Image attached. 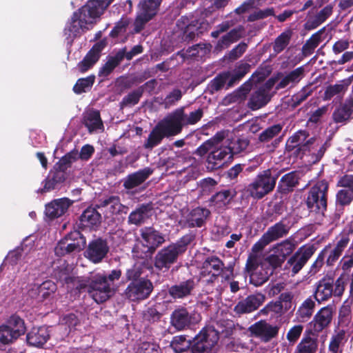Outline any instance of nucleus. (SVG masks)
Returning <instances> with one entry per match:
<instances>
[{"label": "nucleus", "mask_w": 353, "mask_h": 353, "mask_svg": "<svg viewBox=\"0 0 353 353\" xmlns=\"http://www.w3.org/2000/svg\"><path fill=\"white\" fill-rule=\"evenodd\" d=\"M225 132H217L214 137L196 148L194 154L206 157V167L214 170L222 167L233 156L246 149L248 141L245 139L225 137Z\"/></svg>", "instance_id": "obj_1"}, {"label": "nucleus", "mask_w": 353, "mask_h": 353, "mask_svg": "<svg viewBox=\"0 0 353 353\" xmlns=\"http://www.w3.org/2000/svg\"><path fill=\"white\" fill-rule=\"evenodd\" d=\"M113 0H90L78 11L74 12L67 23L64 34L71 46L74 39L90 30Z\"/></svg>", "instance_id": "obj_2"}, {"label": "nucleus", "mask_w": 353, "mask_h": 353, "mask_svg": "<svg viewBox=\"0 0 353 353\" xmlns=\"http://www.w3.org/2000/svg\"><path fill=\"white\" fill-rule=\"evenodd\" d=\"M55 276L61 283L67 284L68 289H76L79 291L88 289L89 294L97 303L106 301L114 293L110 285L105 283V278L101 274L90 279L88 276L74 277L68 275L65 271H60L55 272Z\"/></svg>", "instance_id": "obj_3"}, {"label": "nucleus", "mask_w": 353, "mask_h": 353, "mask_svg": "<svg viewBox=\"0 0 353 353\" xmlns=\"http://www.w3.org/2000/svg\"><path fill=\"white\" fill-rule=\"evenodd\" d=\"M276 268L268 256L265 257L262 251H256L252 248L245 264V270L252 284L255 286L262 285L268 280Z\"/></svg>", "instance_id": "obj_4"}, {"label": "nucleus", "mask_w": 353, "mask_h": 353, "mask_svg": "<svg viewBox=\"0 0 353 353\" xmlns=\"http://www.w3.org/2000/svg\"><path fill=\"white\" fill-rule=\"evenodd\" d=\"M193 239L192 235L187 234L176 243L160 250L154 257L155 268L163 272L168 270L171 265L176 262L178 257L186 251L188 245Z\"/></svg>", "instance_id": "obj_5"}, {"label": "nucleus", "mask_w": 353, "mask_h": 353, "mask_svg": "<svg viewBox=\"0 0 353 353\" xmlns=\"http://www.w3.org/2000/svg\"><path fill=\"white\" fill-rule=\"evenodd\" d=\"M328 182L325 180L316 181L310 188L306 199V205L311 212L323 214L327 209Z\"/></svg>", "instance_id": "obj_6"}, {"label": "nucleus", "mask_w": 353, "mask_h": 353, "mask_svg": "<svg viewBox=\"0 0 353 353\" xmlns=\"http://www.w3.org/2000/svg\"><path fill=\"white\" fill-rule=\"evenodd\" d=\"M219 332L213 327H205L194 338L192 353H216Z\"/></svg>", "instance_id": "obj_7"}, {"label": "nucleus", "mask_w": 353, "mask_h": 353, "mask_svg": "<svg viewBox=\"0 0 353 353\" xmlns=\"http://www.w3.org/2000/svg\"><path fill=\"white\" fill-rule=\"evenodd\" d=\"M344 292V282L338 278L334 282L333 279L323 278L315 285L314 299L319 303L327 301L332 295L341 296Z\"/></svg>", "instance_id": "obj_8"}, {"label": "nucleus", "mask_w": 353, "mask_h": 353, "mask_svg": "<svg viewBox=\"0 0 353 353\" xmlns=\"http://www.w3.org/2000/svg\"><path fill=\"white\" fill-rule=\"evenodd\" d=\"M276 179L272 176L270 170L268 169L260 172L250 183L247 190L254 199H260L273 190Z\"/></svg>", "instance_id": "obj_9"}, {"label": "nucleus", "mask_w": 353, "mask_h": 353, "mask_svg": "<svg viewBox=\"0 0 353 353\" xmlns=\"http://www.w3.org/2000/svg\"><path fill=\"white\" fill-rule=\"evenodd\" d=\"M25 332L23 320L17 315L11 316L6 323L0 325V345L12 343Z\"/></svg>", "instance_id": "obj_10"}, {"label": "nucleus", "mask_w": 353, "mask_h": 353, "mask_svg": "<svg viewBox=\"0 0 353 353\" xmlns=\"http://www.w3.org/2000/svg\"><path fill=\"white\" fill-rule=\"evenodd\" d=\"M183 107L179 108L167 115L177 134L181 132L183 126L196 124L203 114V110L200 108L188 114L185 113Z\"/></svg>", "instance_id": "obj_11"}, {"label": "nucleus", "mask_w": 353, "mask_h": 353, "mask_svg": "<svg viewBox=\"0 0 353 353\" xmlns=\"http://www.w3.org/2000/svg\"><path fill=\"white\" fill-rule=\"evenodd\" d=\"M161 0H141L134 23V31L139 32L157 14Z\"/></svg>", "instance_id": "obj_12"}, {"label": "nucleus", "mask_w": 353, "mask_h": 353, "mask_svg": "<svg viewBox=\"0 0 353 353\" xmlns=\"http://www.w3.org/2000/svg\"><path fill=\"white\" fill-rule=\"evenodd\" d=\"M175 135H177V133L166 116L152 129L144 143V147L146 149H152L158 145L164 137Z\"/></svg>", "instance_id": "obj_13"}, {"label": "nucleus", "mask_w": 353, "mask_h": 353, "mask_svg": "<svg viewBox=\"0 0 353 353\" xmlns=\"http://www.w3.org/2000/svg\"><path fill=\"white\" fill-rule=\"evenodd\" d=\"M290 231V226L283 220L270 226L260 239L253 245V250L263 251L269 243L285 236Z\"/></svg>", "instance_id": "obj_14"}, {"label": "nucleus", "mask_w": 353, "mask_h": 353, "mask_svg": "<svg viewBox=\"0 0 353 353\" xmlns=\"http://www.w3.org/2000/svg\"><path fill=\"white\" fill-rule=\"evenodd\" d=\"M153 290L152 282L146 279L132 281L125 290L126 297L132 301L147 299Z\"/></svg>", "instance_id": "obj_15"}, {"label": "nucleus", "mask_w": 353, "mask_h": 353, "mask_svg": "<svg viewBox=\"0 0 353 353\" xmlns=\"http://www.w3.org/2000/svg\"><path fill=\"white\" fill-rule=\"evenodd\" d=\"M314 254L312 247L299 248L287 261L286 268L292 275L297 274Z\"/></svg>", "instance_id": "obj_16"}, {"label": "nucleus", "mask_w": 353, "mask_h": 353, "mask_svg": "<svg viewBox=\"0 0 353 353\" xmlns=\"http://www.w3.org/2000/svg\"><path fill=\"white\" fill-rule=\"evenodd\" d=\"M274 83L268 81L258 90L254 91L250 96L248 106L252 110H259L265 105L271 99V90Z\"/></svg>", "instance_id": "obj_17"}, {"label": "nucleus", "mask_w": 353, "mask_h": 353, "mask_svg": "<svg viewBox=\"0 0 353 353\" xmlns=\"http://www.w3.org/2000/svg\"><path fill=\"white\" fill-rule=\"evenodd\" d=\"M295 247L293 241L290 239L275 244L272 249L273 254L268 256L273 265L274 267L281 266L286 257L292 253Z\"/></svg>", "instance_id": "obj_18"}, {"label": "nucleus", "mask_w": 353, "mask_h": 353, "mask_svg": "<svg viewBox=\"0 0 353 353\" xmlns=\"http://www.w3.org/2000/svg\"><path fill=\"white\" fill-rule=\"evenodd\" d=\"M328 147L327 141H323L319 138L312 137L308 139L307 143L303 145V154L311 156V161L316 163L321 159Z\"/></svg>", "instance_id": "obj_19"}, {"label": "nucleus", "mask_w": 353, "mask_h": 353, "mask_svg": "<svg viewBox=\"0 0 353 353\" xmlns=\"http://www.w3.org/2000/svg\"><path fill=\"white\" fill-rule=\"evenodd\" d=\"M279 327L273 325L265 321H259L252 325L249 330L256 337L260 338L264 342H268L277 336Z\"/></svg>", "instance_id": "obj_20"}, {"label": "nucleus", "mask_w": 353, "mask_h": 353, "mask_svg": "<svg viewBox=\"0 0 353 353\" xmlns=\"http://www.w3.org/2000/svg\"><path fill=\"white\" fill-rule=\"evenodd\" d=\"M143 245L147 252H152L165 241L164 236L152 228H143L141 230Z\"/></svg>", "instance_id": "obj_21"}, {"label": "nucleus", "mask_w": 353, "mask_h": 353, "mask_svg": "<svg viewBox=\"0 0 353 353\" xmlns=\"http://www.w3.org/2000/svg\"><path fill=\"white\" fill-rule=\"evenodd\" d=\"M265 301V296L261 293L249 295L239 301L234 307V312L237 314L250 313L257 310Z\"/></svg>", "instance_id": "obj_22"}, {"label": "nucleus", "mask_w": 353, "mask_h": 353, "mask_svg": "<svg viewBox=\"0 0 353 353\" xmlns=\"http://www.w3.org/2000/svg\"><path fill=\"white\" fill-rule=\"evenodd\" d=\"M333 316L332 306L322 307L314 316L309 325L312 332L319 333L331 323Z\"/></svg>", "instance_id": "obj_23"}, {"label": "nucleus", "mask_w": 353, "mask_h": 353, "mask_svg": "<svg viewBox=\"0 0 353 353\" xmlns=\"http://www.w3.org/2000/svg\"><path fill=\"white\" fill-rule=\"evenodd\" d=\"M194 279L179 282L168 288V294L174 299H183L192 295L196 287Z\"/></svg>", "instance_id": "obj_24"}, {"label": "nucleus", "mask_w": 353, "mask_h": 353, "mask_svg": "<svg viewBox=\"0 0 353 353\" xmlns=\"http://www.w3.org/2000/svg\"><path fill=\"white\" fill-rule=\"evenodd\" d=\"M109 248L106 242L101 239L89 243L85 256L94 263H99L106 256Z\"/></svg>", "instance_id": "obj_25"}, {"label": "nucleus", "mask_w": 353, "mask_h": 353, "mask_svg": "<svg viewBox=\"0 0 353 353\" xmlns=\"http://www.w3.org/2000/svg\"><path fill=\"white\" fill-rule=\"evenodd\" d=\"M57 290L56 284L52 281H46L41 285L32 284L28 290V295L39 301L44 300L53 294Z\"/></svg>", "instance_id": "obj_26"}, {"label": "nucleus", "mask_w": 353, "mask_h": 353, "mask_svg": "<svg viewBox=\"0 0 353 353\" xmlns=\"http://www.w3.org/2000/svg\"><path fill=\"white\" fill-rule=\"evenodd\" d=\"M263 78L261 73H254L248 81L229 97V101L235 103L244 100L248 92L251 90L253 83L262 81Z\"/></svg>", "instance_id": "obj_27"}, {"label": "nucleus", "mask_w": 353, "mask_h": 353, "mask_svg": "<svg viewBox=\"0 0 353 353\" xmlns=\"http://www.w3.org/2000/svg\"><path fill=\"white\" fill-rule=\"evenodd\" d=\"M150 168H145L132 174H128L123 179V187L126 190H132L141 185L152 174Z\"/></svg>", "instance_id": "obj_28"}, {"label": "nucleus", "mask_w": 353, "mask_h": 353, "mask_svg": "<svg viewBox=\"0 0 353 353\" xmlns=\"http://www.w3.org/2000/svg\"><path fill=\"white\" fill-rule=\"evenodd\" d=\"M70 200L67 198L55 199L46 206V214L47 216L54 219L65 214L71 205Z\"/></svg>", "instance_id": "obj_29"}, {"label": "nucleus", "mask_w": 353, "mask_h": 353, "mask_svg": "<svg viewBox=\"0 0 353 353\" xmlns=\"http://www.w3.org/2000/svg\"><path fill=\"white\" fill-rule=\"evenodd\" d=\"M170 323L176 330L181 331L192 323V316L185 308H179L172 313Z\"/></svg>", "instance_id": "obj_30"}, {"label": "nucleus", "mask_w": 353, "mask_h": 353, "mask_svg": "<svg viewBox=\"0 0 353 353\" xmlns=\"http://www.w3.org/2000/svg\"><path fill=\"white\" fill-rule=\"evenodd\" d=\"M210 212L204 208L192 209L185 216V222L190 228H201L204 225Z\"/></svg>", "instance_id": "obj_31"}, {"label": "nucleus", "mask_w": 353, "mask_h": 353, "mask_svg": "<svg viewBox=\"0 0 353 353\" xmlns=\"http://www.w3.org/2000/svg\"><path fill=\"white\" fill-rule=\"evenodd\" d=\"M50 338L48 328L45 326L33 327L27 334L28 344L35 347L44 345Z\"/></svg>", "instance_id": "obj_32"}, {"label": "nucleus", "mask_w": 353, "mask_h": 353, "mask_svg": "<svg viewBox=\"0 0 353 353\" xmlns=\"http://www.w3.org/2000/svg\"><path fill=\"white\" fill-rule=\"evenodd\" d=\"M99 208H101L107 216L120 212L127 213L128 208L122 205L119 196H111L101 201Z\"/></svg>", "instance_id": "obj_33"}, {"label": "nucleus", "mask_w": 353, "mask_h": 353, "mask_svg": "<svg viewBox=\"0 0 353 353\" xmlns=\"http://www.w3.org/2000/svg\"><path fill=\"white\" fill-rule=\"evenodd\" d=\"M236 193L232 190H223L215 194L210 201V205L216 210L223 209L234 198Z\"/></svg>", "instance_id": "obj_34"}, {"label": "nucleus", "mask_w": 353, "mask_h": 353, "mask_svg": "<svg viewBox=\"0 0 353 353\" xmlns=\"http://www.w3.org/2000/svg\"><path fill=\"white\" fill-rule=\"evenodd\" d=\"M243 31V28L242 26L231 30L218 40L215 46V50L216 51H221L228 48L232 43L237 41L241 37Z\"/></svg>", "instance_id": "obj_35"}, {"label": "nucleus", "mask_w": 353, "mask_h": 353, "mask_svg": "<svg viewBox=\"0 0 353 353\" xmlns=\"http://www.w3.org/2000/svg\"><path fill=\"white\" fill-rule=\"evenodd\" d=\"M223 267V262L216 256L208 257L203 263L201 274H212V278L216 279L219 276Z\"/></svg>", "instance_id": "obj_36"}, {"label": "nucleus", "mask_w": 353, "mask_h": 353, "mask_svg": "<svg viewBox=\"0 0 353 353\" xmlns=\"http://www.w3.org/2000/svg\"><path fill=\"white\" fill-rule=\"evenodd\" d=\"M151 211L150 204H142L129 214L128 223L136 225L143 223L150 216Z\"/></svg>", "instance_id": "obj_37"}, {"label": "nucleus", "mask_w": 353, "mask_h": 353, "mask_svg": "<svg viewBox=\"0 0 353 353\" xmlns=\"http://www.w3.org/2000/svg\"><path fill=\"white\" fill-rule=\"evenodd\" d=\"M308 133L305 130H299L290 137L287 141V148L292 150L296 149L299 154L303 153V145L307 143Z\"/></svg>", "instance_id": "obj_38"}, {"label": "nucleus", "mask_w": 353, "mask_h": 353, "mask_svg": "<svg viewBox=\"0 0 353 353\" xmlns=\"http://www.w3.org/2000/svg\"><path fill=\"white\" fill-rule=\"evenodd\" d=\"M100 223L101 214L92 208H87L80 216V224L84 228L97 227Z\"/></svg>", "instance_id": "obj_39"}, {"label": "nucleus", "mask_w": 353, "mask_h": 353, "mask_svg": "<svg viewBox=\"0 0 353 353\" xmlns=\"http://www.w3.org/2000/svg\"><path fill=\"white\" fill-rule=\"evenodd\" d=\"M81 239V244L79 242H68V239L60 241L54 248L55 254L58 256L65 255L73 252H78L82 249L85 244V241Z\"/></svg>", "instance_id": "obj_40"}, {"label": "nucleus", "mask_w": 353, "mask_h": 353, "mask_svg": "<svg viewBox=\"0 0 353 353\" xmlns=\"http://www.w3.org/2000/svg\"><path fill=\"white\" fill-rule=\"evenodd\" d=\"M101 49L94 46L85 55L83 59L79 63L78 68L80 72H85L92 68L99 59Z\"/></svg>", "instance_id": "obj_41"}, {"label": "nucleus", "mask_w": 353, "mask_h": 353, "mask_svg": "<svg viewBox=\"0 0 353 353\" xmlns=\"http://www.w3.org/2000/svg\"><path fill=\"white\" fill-rule=\"evenodd\" d=\"M303 76L304 68L303 66L299 67L283 77L276 84V89L279 90L284 88L290 84H296L302 79Z\"/></svg>", "instance_id": "obj_42"}, {"label": "nucleus", "mask_w": 353, "mask_h": 353, "mask_svg": "<svg viewBox=\"0 0 353 353\" xmlns=\"http://www.w3.org/2000/svg\"><path fill=\"white\" fill-rule=\"evenodd\" d=\"M83 123L90 132L101 130L103 128L99 112L97 110H88L84 114Z\"/></svg>", "instance_id": "obj_43"}, {"label": "nucleus", "mask_w": 353, "mask_h": 353, "mask_svg": "<svg viewBox=\"0 0 353 353\" xmlns=\"http://www.w3.org/2000/svg\"><path fill=\"white\" fill-rule=\"evenodd\" d=\"M191 23L187 25L184 30V34L186 39H193L196 35L203 34L207 31L211 26L212 23H209L207 20H202L201 21H196V23Z\"/></svg>", "instance_id": "obj_44"}, {"label": "nucleus", "mask_w": 353, "mask_h": 353, "mask_svg": "<svg viewBox=\"0 0 353 353\" xmlns=\"http://www.w3.org/2000/svg\"><path fill=\"white\" fill-rule=\"evenodd\" d=\"M317 348V339L310 334H305L296 345L294 353H315Z\"/></svg>", "instance_id": "obj_45"}, {"label": "nucleus", "mask_w": 353, "mask_h": 353, "mask_svg": "<svg viewBox=\"0 0 353 353\" xmlns=\"http://www.w3.org/2000/svg\"><path fill=\"white\" fill-rule=\"evenodd\" d=\"M314 307L315 302L311 297L305 299L296 312V317L298 321L301 323L306 322L312 316Z\"/></svg>", "instance_id": "obj_46"}, {"label": "nucleus", "mask_w": 353, "mask_h": 353, "mask_svg": "<svg viewBox=\"0 0 353 353\" xmlns=\"http://www.w3.org/2000/svg\"><path fill=\"white\" fill-rule=\"evenodd\" d=\"M353 116V100L346 101L345 104L336 108L333 113V118L336 122H343Z\"/></svg>", "instance_id": "obj_47"}, {"label": "nucleus", "mask_w": 353, "mask_h": 353, "mask_svg": "<svg viewBox=\"0 0 353 353\" xmlns=\"http://www.w3.org/2000/svg\"><path fill=\"white\" fill-rule=\"evenodd\" d=\"M292 37V31L290 29L281 32L272 43V48L275 54L283 51L289 45Z\"/></svg>", "instance_id": "obj_48"}, {"label": "nucleus", "mask_w": 353, "mask_h": 353, "mask_svg": "<svg viewBox=\"0 0 353 353\" xmlns=\"http://www.w3.org/2000/svg\"><path fill=\"white\" fill-rule=\"evenodd\" d=\"M299 182V176L296 172H292L283 175L279 183V188L282 192L292 191Z\"/></svg>", "instance_id": "obj_49"}, {"label": "nucleus", "mask_w": 353, "mask_h": 353, "mask_svg": "<svg viewBox=\"0 0 353 353\" xmlns=\"http://www.w3.org/2000/svg\"><path fill=\"white\" fill-rule=\"evenodd\" d=\"M352 233L353 228L352 226L346 227L336 237V243L334 248L342 254L349 244Z\"/></svg>", "instance_id": "obj_50"}, {"label": "nucleus", "mask_w": 353, "mask_h": 353, "mask_svg": "<svg viewBox=\"0 0 353 353\" xmlns=\"http://www.w3.org/2000/svg\"><path fill=\"white\" fill-rule=\"evenodd\" d=\"M65 180V174L63 171L57 170L50 172L45 180L44 190L50 191L55 188L58 185L63 182Z\"/></svg>", "instance_id": "obj_51"}, {"label": "nucleus", "mask_w": 353, "mask_h": 353, "mask_svg": "<svg viewBox=\"0 0 353 353\" xmlns=\"http://www.w3.org/2000/svg\"><path fill=\"white\" fill-rule=\"evenodd\" d=\"M320 253L323 259H325V263L328 266L334 265L342 254L330 245H326Z\"/></svg>", "instance_id": "obj_52"}, {"label": "nucleus", "mask_w": 353, "mask_h": 353, "mask_svg": "<svg viewBox=\"0 0 353 353\" xmlns=\"http://www.w3.org/2000/svg\"><path fill=\"white\" fill-rule=\"evenodd\" d=\"M229 80L230 72L221 74L210 81L208 85V89L210 92L214 93L223 88L225 83H228V87H230Z\"/></svg>", "instance_id": "obj_53"}, {"label": "nucleus", "mask_w": 353, "mask_h": 353, "mask_svg": "<svg viewBox=\"0 0 353 353\" xmlns=\"http://www.w3.org/2000/svg\"><path fill=\"white\" fill-rule=\"evenodd\" d=\"M191 345L190 339H188L184 335L174 336L170 343L172 348L176 353L186 351Z\"/></svg>", "instance_id": "obj_54"}, {"label": "nucleus", "mask_w": 353, "mask_h": 353, "mask_svg": "<svg viewBox=\"0 0 353 353\" xmlns=\"http://www.w3.org/2000/svg\"><path fill=\"white\" fill-rule=\"evenodd\" d=\"M250 70V65L241 63L232 72H230L229 86L234 85L239 82Z\"/></svg>", "instance_id": "obj_55"}, {"label": "nucleus", "mask_w": 353, "mask_h": 353, "mask_svg": "<svg viewBox=\"0 0 353 353\" xmlns=\"http://www.w3.org/2000/svg\"><path fill=\"white\" fill-rule=\"evenodd\" d=\"M94 79V76L79 79L73 88L74 92L77 94H81L88 91L92 88Z\"/></svg>", "instance_id": "obj_56"}, {"label": "nucleus", "mask_w": 353, "mask_h": 353, "mask_svg": "<svg viewBox=\"0 0 353 353\" xmlns=\"http://www.w3.org/2000/svg\"><path fill=\"white\" fill-rule=\"evenodd\" d=\"M121 57L116 56L110 57L107 62L101 68L99 76L107 77L119 64Z\"/></svg>", "instance_id": "obj_57"}, {"label": "nucleus", "mask_w": 353, "mask_h": 353, "mask_svg": "<svg viewBox=\"0 0 353 353\" xmlns=\"http://www.w3.org/2000/svg\"><path fill=\"white\" fill-rule=\"evenodd\" d=\"M182 97V92L179 89H174L170 92L161 102L165 108H170L174 105Z\"/></svg>", "instance_id": "obj_58"}, {"label": "nucleus", "mask_w": 353, "mask_h": 353, "mask_svg": "<svg viewBox=\"0 0 353 353\" xmlns=\"http://www.w3.org/2000/svg\"><path fill=\"white\" fill-rule=\"evenodd\" d=\"M121 270L119 269L112 270L108 274H101V276L105 278L106 284L110 285V289L114 292L117 290V286L115 285V281H119L121 276Z\"/></svg>", "instance_id": "obj_59"}, {"label": "nucleus", "mask_w": 353, "mask_h": 353, "mask_svg": "<svg viewBox=\"0 0 353 353\" xmlns=\"http://www.w3.org/2000/svg\"><path fill=\"white\" fill-rule=\"evenodd\" d=\"M336 203L341 206L349 205L353 200V192L341 188L336 196Z\"/></svg>", "instance_id": "obj_60"}, {"label": "nucleus", "mask_w": 353, "mask_h": 353, "mask_svg": "<svg viewBox=\"0 0 353 353\" xmlns=\"http://www.w3.org/2000/svg\"><path fill=\"white\" fill-rule=\"evenodd\" d=\"M142 94L143 91L141 88L134 90L123 97L121 103L125 106L134 105L138 103Z\"/></svg>", "instance_id": "obj_61"}, {"label": "nucleus", "mask_w": 353, "mask_h": 353, "mask_svg": "<svg viewBox=\"0 0 353 353\" xmlns=\"http://www.w3.org/2000/svg\"><path fill=\"white\" fill-rule=\"evenodd\" d=\"M137 353H161V350L155 343L143 341L138 345Z\"/></svg>", "instance_id": "obj_62"}, {"label": "nucleus", "mask_w": 353, "mask_h": 353, "mask_svg": "<svg viewBox=\"0 0 353 353\" xmlns=\"http://www.w3.org/2000/svg\"><path fill=\"white\" fill-rule=\"evenodd\" d=\"M78 159V151H72L64 157H63L59 161V168L63 171L66 170L70 166L71 163Z\"/></svg>", "instance_id": "obj_63"}, {"label": "nucleus", "mask_w": 353, "mask_h": 353, "mask_svg": "<svg viewBox=\"0 0 353 353\" xmlns=\"http://www.w3.org/2000/svg\"><path fill=\"white\" fill-rule=\"evenodd\" d=\"M303 330L302 325H295L287 333L286 338L292 345L294 344L300 338Z\"/></svg>", "instance_id": "obj_64"}]
</instances>
